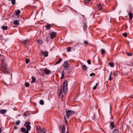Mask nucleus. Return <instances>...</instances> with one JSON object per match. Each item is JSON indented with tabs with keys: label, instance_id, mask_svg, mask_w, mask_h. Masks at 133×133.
<instances>
[{
	"label": "nucleus",
	"instance_id": "obj_23",
	"mask_svg": "<svg viewBox=\"0 0 133 133\" xmlns=\"http://www.w3.org/2000/svg\"><path fill=\"white\" fill-rule=\"evenodd\" d=\"M24 85L25 86L27 87H29V84L28 82H26L25 83Z\"/></svg>",
	"mask_w": 133,
	"mask_h": 133
},
{
	"label": "nucleus",
	"instance_id": "obj_27",
	"mask_svg": "<svg viewBox=\"0 0 133 133\" xmlns=\"http://www.w3.org/2000/svg\"><path fill=\"white\" fill-rule=\"evenodd\" d=\"M84 43L85 45H88V41L85 40L84 42Z\"/></svg>",
	"mask_w": 133,
	"mask_h": 133
},
{
	"label": "nucleus",
	"instance_id": "obj_1",
	"mask_svg": "<svg viewBox=\"0 0 133 133\" xmlns=\"http://www.w3.org/2000/svg\"><path fill=\"white\" fill-rule=\"evenodd\" d=\"M0 58L1 63L0 70L4 73L7 72V65L5 61V57L3 55H0Z\"/></svg>",
	"mask_w": 133,
	"mask_h": 133
},
{
	"label": "nucleus",
	"instance_id": "obj_30",
	"mask_svg": "<svg viewBox=\"0 0 133 133\" xmlns=\"http://www.w3.org/2000/svg\"><path fill=\"white\" fill-rule=\"evenodd\" d=\"M38 42L40 44H42V41L41 40H37Z\"/></svg>",
	"mask_w": 133,
	"mask_h": 133
},
{
	"label": "nucleus",
	"instance_id": "obj_9",
	"mask_svg": "<svg viewBox=\"0 0 133 133\" xmlns=\"http://www.w3.org/2000/svg\"><path fill=\"white\" fill-rule=\"evenodd\" d=\"M19 20H14V21L13 24L14 25H19Z\"/></svg>",
	"mask_w": 133,
	"mask_h": 133
},
{
	"label": "nucleus",
	"instance_id": "obj_2",
	"mask_svg": "<svg viewBox=\"0 0 133 133\" xmlns=\"http://www.w3.org/2000/svg\"><path fill=\"white\" fill-rule=\"evenodd\" d=\"M67 85V81L66 80H65L63 85L61 86V88L59 91V93L58 94V96L60 98H62L63 97V91L64 94L67 92L68 90Z\"/></svg>",
	"mask_w": 133,
	"mask_h": 133
},
{
	"label": "nucleus",
	"instance_id": "obj_41",
	"mask_svg": "<svg viewBox=\"0 0 133 133\" xmlns=\"http://www.w3.org/2000/svg\"><path fill=\"white\" fill-rule=\"evenodd\" d=\"M45 131L46 130L45 129H43L42 130V131L43 132V133H45Z\"/></svg>",
	"mask_w": 133,
	"mask_h": 133
},
{
	"label": "nucleus",
	"instance_id": "obj_21",
	"mask_svg": "<svg viewBox=\"0 0 133 133\" xmlns=\"http://www.w3.org/2000/svg\"><path fill=\"white\" fill-rule=\"evenodd\" d=\"M100 51H101V53L102 54H104L105 52V50L103 49H101L100 50Z\"/></svg>",
	"mask_w": 133,
	"mask_h": 133
},
{
	"label": "nucleus",
	"instance_id": "obj_19",
	"mask_svg": "<svg viewBox=\"0 0 133 133\" xmlns=\"http://www.w3.org/2000/svg\"><path fill=\"white\" fill-rule=\"evenodd\" d=\"M62 61V58H60L57 61L56 63V64H58L61 63V61Z\"/></svg>",
	"mask_w": 133,
	"mask_h": 133
},
{
	"label": "nucleus",
	"instance_id": "obj_35",
	"mask_svg": "<svg viewBox=\"0 0 133 133\" xmlns=\"http://www.w3.org/2000/svg\"><path fill=\"white\" fill-rule=\"evenodd\" d=\"M20 123V122L19 120H17L16 122V124L17 125H18Z\"/></svg>",
	"mask_w": 133,
	"mask_h": 133
},
{
	"label": "nucleus",
	"instance_id": "obj_52",
	"mask_svg": "<svg viewBox=\"0 0 133 133\" xmlns=\"http://www.w3.org/2000/svg\"><path fill=\"white\" fill-rule=\"evenodd\" d=\"M9 1H11V0H9Z\"/></svg>",
	"mask_w": 133,
	"mask_h": 133
},
{
	"label": "nucleus",
	"instance_id": "obj_10",
	"mask_svg": "<svg viewBox=\"0 0 133 133\" xmlns=\"http://www.w3.org/2000/svg\"><path fill=\"white\" fill-rule=\"evenodd\" d=\"M128 15L129 17V18L130 19H132L133 17L132 14L131 12H130L128 13Z\"/></svg>",
	"mask_w": 133,
	"mask_h": 133
},
{
	"label": "nucleus",
	"instance_id": "obj_39",
	"mask_svg": "<svg viewBox=\"0 0 133 133\" xmlns=\"http://www.w3.org/2000/svg\"><path fill=\"white\" fill-rule=\"evenodd\" d=\"M113 75L114 76H116L117 75V73L115 71L113 72Z\"/></svg>",
	"mask_w": 133,
	"mask_h": 133
},
{
	"label": "nucleus",
	"instance_id": "obj_3",
	"mask_svg": "<svg viewBox=\"0 0 133 133\" xmlns=\"http://www.w3.org/2000/svg\"><path fill=\"white\" fill-rule=\"evenodd\" d=\"M67 117L69 118V117L74 113V111L70 110H66V111Z\"/></svg>",
	"mask_w": 133,
	"mask_h": 133
},
{
	"label": "nucleus",
	"instance_id": "obj_46",
	"mask_svg": "<svg viewBox=\"0 0 133 133\" xmlns=\"http://www.w3.org/2000/svg\"><path fill=\"white\" fill-rule=\"evenodd\" d=\"M23 115L24 116H26V114L25 113H24L23 114Z\"/></svg>",
	"mask_w": 133,
	"mask_h": 133
},
{
	"label": "nucleus",
	"instance_id": "obj_51",
	"mask_svg": "<svg viewBox=\"0 0 133 133\" xmlns=\"http://www.w3.org/2000/svg\"><path fill=\"white\" fill-rule=\"evenodd\" d=\"M97 85H98V83H97L96 84L95 86L97 87Z\"/></svg>",
	"mask_w": 133,
	"mask_h": 133
},
{
	"label": "nucleus",
	"instance_id": "obj_20",
	"mask_svg": "<svg viewBox=\"0 0 133 133\" xmlns=\"http://www.w3.org/2000/svg\"><path fill=\"white\" fill-rule=\"evenodd\" d=\"M64 74H65V72H64V70H63L62 71V76L61 78V79H62L64 77Z\"/></svg>",
	"mask_w": 133,
	"mask_h": 133
},
{
	"label": "nucleus",
	"instance_id": "obj_28",
	"mask_svg": "<svg viewBox=\"0 0 133 133\" xmlns=\"http://www.w3.org/2000/svg\"><path fill=\"white\" fill-rule=\"evenodd\" d=\"M39 103L41 105H43L44 103V102L43 100H40Z\"/></svg>",
	"mask_w": 133,
	"mask_h": 133
},
{
	"label": "nucleus",
	"instance_id": "obj_6",
	"mask_svg": "<svg viewBox=\"0 0 133 133\" xmlns=\"http://www.w3.org/2000/svg\"><path fill=\"white\" fill-rule=\"evenodd\" d=\"M56 35V33L54 32H52L50 34V36H51V38L52 39H53L55 37Z\"/></svg>",
	"mask_w": 133,
	"mask_h": 133
},
{
	"label": "nucleus",
	"instance_id": "obj_34",
	"mask_svg": "<svg viewBox=\"0 0 133 133\" xmlns=\"http://www.w3.org/2000/svg\"><path fill=\"white\" fill-rule=\"evenodd\" d=\"M30 62V60L28 59H26L25 60V63L28 64Z\"/></svg>",
	"mask_w": 133,
	"mask_h": 133
},
{
	"label": "nucleus",
	"instance_id": "obj_37",
	"mask_svg": "<svg viewBox=\"0 0 133 133\" xmlns=\"http://www.w3.org/2000/svg\"><path fill=\"white\" fill-rule=\"evenodd\" d=\"M95 74L94 73H92L90 75V77H92L93 76H94L95 75Z\"/></svg>",
	"mask_w": 133,
	"mask_h": 133
},
{
	"label": "nucleus",
	"instance_id": "obj_47",
	"mask_svg": "<svg viewBox=\"0 0 133 133\" xmlns=\"http://www.w3.org/2000/svg\"><path fill=\"white\" fill-rule=\"evenodd\" d=\"M92 118L93 119H94L95 118V115H94V116H93L92 117Z\"/></svg>",
	"mask_w": 133,
	"mask_h": 133
},
{
	"label": "nucleus",
	"instance_id": "obj_15",
	"mask_svg": "<svg viewBox=\"0 0 133 133\" xmlns=\"http://www.w3.org/2000/svg\"><path fill=\"white\" fill-rule=\"evenodd\" d=\"M8 26H2L1 27V28L4 30H7L8 29Z\"/></svg>",
	"mask_w": 133,
	"mask_h": 133
},
{
	"label": "nucleus",
	"instance_id": "obj_16",
	"mask_svg": "<svg viewBox=\"0 0 133 133\" xmlns=\"http://www.w3.org/2000/svg\"><path fill=\"white\" fill-rule=\"evenodd\" d=\"M82 67L83 70L84 71L86 70L87 69V66L85 65H83Z\"/></svg>",
	"mask_w": 133,
	"mask_h": 133
},
{
	"label": "nucleus",
	"instance_id": "obj_36",
	"mask_svg": "<svg viewBox=\"0 0 133 133\" xmlns=\"http://www.w3.org/2000/svg\"><path fill=\"white\" fill-rule=\"evenodd\" d=\"M87 62L88 64L89 65L90 64H91V62L90 60V59L88 60L87 61Z\"/></svg>",
	"mask_w": 133,
	"mask_h": 133
},
{
	"label": "nucleus",
	"instance_id": "obj_38",
	"mask_svg": "<svg viewBox=\"0 0 133 133\" xmlns=\"http://www.w3.org/2000/svg\"><path fill=\"white\" fill-rule=\"evenodd\" d=\"M122 35L125 37L127 36V33H125L122 34Z\"/></svg>",
	"mask_w": 133,
	"mask_h": 133
},
{
	"label": "nucleus",
	"instance_id": "obj_49",
	"mask_svg": "<svg viewBox=\"0 0 133 133\" xmlns=\"http://www.w3.org/2000/svg\"><path fill=\"white\" fill-rule=\"evenodd\" d=\"M14 128L15 129H17V127H14Z\"/></svg>",
	"mask_w": 133,
	"mask_h": 133
},
{
	"label": "nucleus",
	"instance_id": "obj_29",
	"mask_svg": "<svg viewBox=\"0 0 133 133\" xmlns=\"http://www.w3.org/2000/svg\"><path fill=\"white\" fill-rule=\"evenodd\" d=\"M64 120H65V123L66 124H67L68 122H67V120L66 119L65 115H64Z\"/></svg>",
	"mask_w": 133,
	"mask_h": 133
},
{
	"label": "nucleus",
	"instance_id": "obj_17",
	"mask_svg": "<svg viewBox=\"0 0 133 133\" xmlns=\"http://www.w3.org/2000/svg\"><path fill=\"white\" fill-rule=\"evenodd\" d=\"M28 41L27 40H25L24 41V40H21V42L23 44H26L28 42Z\"/></svg>",
	"mask_w": 133,
	"mask_h": 133
},
{
	"label": "nucleus",
	"instance_id": "obj_12",
	"mask_svg": "<svg viewBox=\"0 0 133 133\" xmlns=\"http://www.w3.org/2000/svg\"><path fill=\"white\" fill-rule=\"evenodd\" d=\"M31 79H32V81H31V83H34L36 82V78L34 76H32L31 77Z\"/></svg>",
	"mask_w": 133,
	"mask_h": 133
},
{
	"label": "nucleus",
	"instance_id": "obj_40",
	"mask_svg": "<svg viewBox=\"0 0 133 133\" xmlns=\"http://www.w3.org/2000/svg\"><path fill=\"white\" fill-rule=\"evenodd\" d=\"M90 1L89 0H86L85 1V2L87 3H89Z\"/></svg>",
	"mask_w": 133,
	"mask_h": 133
},
{
	"label": "nucleus",
	"instance_id": "obj_42",
	"mask_svg": "<svg viewBox=\"0 0 133 133\" xmlns=\"http://www.w3.org/2000/svg\"><path fill=\"white\" fill-rule=\"evenodd\" d=\"M96 88H97V86H95L94 87L93 89V90H95L96 89Z\"/></svg>",
	"mask_w": 133,
	"mask_h": 133
},
{
	"label": "nucleus",
	"instance_id": "obj_45",
	"mask_svg": "<svg viewBox=\"0 0 133 133\" xmlns=\"http://www.w3.org/2000/svg\"><path fill=\"white\" fill-rule=\"evenodd\" d=\"M112 71H111L109 75V76H111L112 75Z\"/></svg>",
	"mask_w": 133,
	"mask_h": 133
},
{
	"label": "nucleus",
	"instance_id": "obj_31",
	"mask_svg": "<svg viewBox=\"0 0 133 133\" xmlns=\"http://www.w3.org/2000/svg\"><path fill=\"white\" fill-rule=\"evenodd\" d=\"M110 125L112 127V128H114L115 127V125L113 122H111L110 124Z\"/></svg>",
	"mask_w": 133,
	"mask_h": 133
},
{
	"label": "nucleus",
	"instance_id": "obj_11",
	"mask_svg": "<svg viewBox=\"0 0 133 133\" xmlns=\"http://www.w3.org/2000/svg\"><path fill=\"white\" fill-rule=\"evenodd\" d=\"M51 25L49 24H48L45 26V27L47 29H51Z\"/></svg>",
	"mask_w": 133,
	"mask_h": 133
},
{
	"label": "nucleus",
	"instance_id": "obj_43",
	"mask_svg": "<svg viewBox=\"0 0 133 133\" xmlns=\"http://www.w3.org/2000/svg\"><path fill=\"white\" fill-rule=\"evenodd\" d=\"M109 80L110 81H111L112 80V79L111 77V76H109Z\"/></svg>",
	"mask_w": 133,
	"mask_h": 133
},
{
	"label": "nucleus",
	"instance_id": "obj_50",
	"mask_svg": "<svg viewBox=\"0 0 133 133\" xmlns=\"http://www.w3.org/2000/svg\"><path fill=\"white\" fill-rule=\"evenodd\" d=\"M1 131H2L1 129V128H0V133H1Z\"/></svg>",
	"mask_w": 133,
	"mask_h": 133
},
{
	"label": "nucleus",
	"instance_id": "obj_14",
	"mask_svg": "<svg viewBox=\"0 0 133 133\" xmlns=\"http://www.w3.org/2000/svg\"><path fill=\"white\" fill-rule=\"evenodd\" d=\"M65 128L64 126H63L62 129V133H64L65 132ZM66 133H69V132L68 131H67Z\"/></svg>",
	"mask_w": 133,
	"mask_h": 133
},
{
	"label": "nucleus",
	"instance_id": "obj_13",
	"mask_svg": "<svg viewBox=\"0 0 133 133\" xmlns=\"http://www.w3.org/2000/svg\"><path fill=\"white\" fill-rule=\"evenodd\" d=\"M6 110L5 109H1L0 110V113L2 114H3L5 113Z\"/></svg>",
	"mask_w": 133,
	"mask_h": 133
},
{
	"label": "nucleus",
	"instance_id": "obj_24",
	"mask_svg": "<svg viewBox=\"0 0 133 133\" xmlns=\"http://www.w3.org/2000/svg\"><path fill=\"white\" fill-rule=\"evenodd\" d=\"M20 13V10H17V11L16 12V15H18Z\"/></svg>",
	"mask_w": 133,
	"mask_h": 133
},
{
	"label": "nucleus",
	"instance_id": "obj_7",
	"mask_svg": "<svg viewBox=\"0 0 133 133\" xmlns=\"http://www.w3.org/2000/svg\"><path fill=\"white\" fill-rule=\"evenodd\" d=\"M42 71L44 72L45 74H49L50 72V71L49 70H48L47 68L45 69H42Z\"/></svg>",
	"mask_w": 133,
	"mask_h": 133
},
{
	"label": "nucleus",
	"instance_id": "obj_25",
	"mask_svg": "<svg viewBox=\"0 0 133 133\" xmlns=\"http://www.w3.org/2000/svg\"><path fill=\"white\" fill-rule=\"evenodd\" d=\"M21 132H23L25 131V129L23 127H22L21 128Z\"/></svg>",
	"mask_w": 133,
	"mask_h": 133
},
{
	"label": "nucleus",
	"instance_id": "obj_5",
	"mask_svg": "<svg viewBox=\"0 0 133 133\" xmlns=\"http://www.w3.org/2000/svg\"><path fill=\"white\" fill-rule=\"evenodd\" d=\"M63 66H64V69L67 70L68 69V68L69 67V63L67 61H65L63 64Z\"/></svg>",
	"mask_w": 133,
	"mask_h": 133
},
{
	"label": "nucleus",
	"instance_id": "obj_44",
	"mask_svg": "<svg viewBox=\"0 0 133 133\" xmlns=\"http://www.w3.org/2000/svg\"><path fill=\"white\" fill-rule=\"evenodd\" d=\"M131 54V53H127V55L128 56H130Z\"/></svg>",
	"mask_w": 133,
	"mask_h": 133
},
{
	"label": "nucleus",
	"instance_id": "obj_32",
	"mask_svg": "<svg viewBox=\"0 0 133 133\" xmlns=\"http://www.w3.org/2000/svg\"><path fill=\"white\" fill-rule=\"evenodd\" d=\"M11 3L13 4L14 5L15 3V0H12L11 1Z\"/></svg>",
	"mask_w": 133,
	"mask_h": 133
},
{
	"label": "nucleus",
	"instance_id": "obj_4",
	"mask_svg": "<svg viewBox=\"0 0 133 133\" xmlns=\"http://www.w3.org/2000/svg\"><path fill=\"white\" fill-rule=\"evenodd\" d=\"M30 123L29 122H27L24 124V125L26 127L27 130L28 131H29L31 129V127L30 126Z\"/></svg>",
	"mask_w": 133,
	"mask_h": 133
},
{
	"label": "nucleus",
	"instance_id": "obj_18",
	"mask_svg": "<svg viewBox=\"0 0 133 133\" xmlns=\"http://www.w3.org/2000/svg\"><path fill=\"white\" fill-rule=\"evenodd\" d=\"M109 65L112 67H113L114 66V65L113 63L112 62H110L109 63Z\"/></svg>",
	"mask_w": 133,
	"mask_h": 133
},
{
	"label": "nucleus",
	"instance_id": "obj_33",
	"mask_svg": "<svg viewBox=\"0 0 133 133\" xmlns=\"http://www.w3.org/2000/svg\"><path fill=\"white\" fill-rule=\"evenodd\" d=\"M118 130L116 129H115L113 131V133H118Z\"/></svg>",
	"mask_w": 133,
	"mask_h": 133
},
{
	"label": "nucleus",
	"instance_id": "obj_26",
	"mask_svg": "<svg viewBox=\"0 0 133 133\" xmlns=\"http://www.w3.org/2000/svg\"><path fill=\"white\" fill-rule=\"evenodd\" d=\"M102 5L101 4L98 5V9L99 10H101L102 9Z\"/></svg>",
	"mask_w": 133,
	"mask_h": 133
},
{
	"label": "nucleus",
	"instance_id": "obj_22",
	"mask_svg": "<svg viewBox=\"0 0 133 133\" xmlns=\"http://www.w3.org/2000/svg\"><path fill=\"white\" fill-rule=\"evenodd\" d=\"M71 48L70 47H69L67 48V51L68 52H69L70 51H71Z\"/></svg>",
	"mask_w": 133,
	"mask_h": 133
},
{
	"label": "nucleus",
	"instance_id": "obj_8",
	"mask_svg": "<svg viewBox=\"0 0 133 133\" xmlns=\"http://www.w3.org/2000/svg\"><path fill=\"white\" fill-rule=\"evenodd\" d=\"M42 54L44 55V56L47 57L48 56V53L47 51H45V52L42 51Z\"/></svg>",
	"mask_w": 133,
	"mask_h": 133
},
{
	"label": "nucleus",
	"instance_id": "obj_48",
	"mask_svg": "<svg viewBox=\"0 0 133 133\" xmlns=\"http://www.w3.org/2000/svg\"><path fill=\"white\" fill-rule=\"evenodd\" d=\"M28 131L27 130L24 133H28V131Z\"/></svg>",
	"mask_w": 133,
	"mask_h": 133
}]
</instances>
